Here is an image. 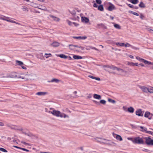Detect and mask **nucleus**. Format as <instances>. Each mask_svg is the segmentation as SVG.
Here are the masks:
<instances>
[{"label": "nucleus", "instance_id": "37", "mask_svg": "<svg viewBox=\"0 0 153 153\" xmlns=\"http://www.w3.org/2000/svg\"><path fill=\"white\" fill-rule=\"evenodd\" d=\"M130 2L134 4H136L138 3V0H131Z\"/></svg>", "mask_w": 153, "mask_h": 153}, {"label": "nucleus", "instance_id": "2", "mask_svg": "<svg viewBox=\"0 0 153 153\" xmlns=\"http://www.w3.org/2000/svg\"><path fill=\"white\" fill-rule=\"evenodd\" d=\"M50 110H52V111H49L48 112L52 114L53 115L58 117L61 118H69V116L64 113H61L60 111L55 110L52 108H50Z\"/></svg>", "mask_w": 153, "mask_h": 153}, {"label": "nucleus", "instance_id": "32", "mask_svg": "<svg viewBox=\"0 0 153 153\" xmlns=\"http://www.w3.org/2000/svg\"><path fill=\"white\" fill-rule=\"evenodd\" d=\"M139 6L141 8H144L145 7V6L144 4L142 2H141L139 5Z\"/></svg>", "mask_w": 153, "mask_h": 153}, {"label": "nucleus", "instance_id": "8", "mask_svg": "<svg viewBox=\"0 0 153 153\" xmlns=\"http://www.w3.org/2000/svg\"><path fill=\"white\" fill-rule=\"evenodd\" d=\"M136 58L139 61L143 62L145 64H151V62H149L141 58L139 56H136Z\"/></svg>", "mask_w": 153, "mask_h": 153}, {"label": "nucleus", "instance_id": "59", "mask_svg": "<svg viewBox=\"0 0 153 153\" xmlns=\"http://www.w3.org/2000/svg\"><path fill=\"white\" fill-rule=\"evenodd\" d=\"M93 6L94 7H97V5L96 3H94L93 4Z\"/></svg>", "mask_w": 153, "mask_h": 153}, {"label": "nucleus", "instance_id": "17", "mask_svg": "<svg viewBox=\"0 0 153 153\" xmlns=\"http://www.w3.org/2000/svg\"><path fill=\"white\" fill-rule=\"evenodd\" d=\"M60 43L57 42H54L51 44V46L54 47H58L60 45Z\"/></svg>", "mask_w": 153, "mask_h": 153}, {"label": "nucleus", "instance_id": "20", "mask_svg": "<svg viewBox=\"0 0 153 153\" xmlns=\"http://www.w3.org/2000/svg\"><path fill=\"white\" fill-rule=\"evenodd\" d=\"M93 97L94 98L98 100H100L101 98V95L96 94H94Z\"/></svg>", "mask_w": 153, "mask_h": 153}, {"label": "nucleus", "instance_id": "5", "mask_svg": "<svg viewBox=\"0 0 153 153\" xmlns=\"http://www.w3.org/2000/svg\"><path fill=\"white\" fill-rule=\"evenodd\" d=\"M134 143L137 144H143L144 142L142 138L139 137L134 138Z\"/></svg>", "mask_w": 153, "mask_h": 153}, {"label": "nucleus", "instance_id": "56", "mask_svg": "<svg viewBox=\"0 0 153 153\" xmlns=\"http://www.w3.org/2000/svg\"><path fill=\"white\" fill-rule=\"evenodd\" d=\"M92 96L91 94H89L88 96H87V97L88 98H91Z\"/></svg>", "mask_w": 153, "mask_h": 153}, {"label": "nucleus", "instance_id": "10", "mask_svg": "<svg viewBox=\"0 0 153 153\" xmlns=\"http://www.w3.org/2000/svg\"><path fill=\"white\" fill-rule=\"evenodd\" d=\"M136 114L139 116L143 117V112L141 109L137 110L135 112Z\"/></svg>", "mask_w": 153, "mask_h": 153}, {"label": "nucleus", "instance_id": "33", "mask_svg": "<svg viewBox=\"0 0 153 153\" xmlns=\"http://www.w3.org/2000/svg\"><path fill=\"white\" fill-rule=\"evenodd\" d=\"M50 17L52 18L53 19L56 21H59V19L58 18H57L56 17H54L53 16H51Z\"/></svg>", "mask_w": 153, "mask_h": 153}, {"label": "nucleus", "instance_id": "39", "mask_svg": "<svg viewBox=\"0 0 153 153\" xmlns=\"http://www.w3.org/2000/svg\"><path fill=\"white\" fill-rule=\"evenodd\" d=\"M52 56L51 53H45V56L46 58H48L49 57H51Z\"/></svg>", "mask_w": 153, "mask_h": 153}, {"label": "nucleus", "instance_id": "60", "mask_svg": "<svg viewBox=\"0 0 153 153\" xmlns=\"http://www.w3.org/2000/svg\"><path fill=\"white\" fill-rule=\"evenodd\" d=\"M93 102L97 104H99V103L95 100H93Z\"/></svg>", "mask_w": 153, "mask_h": 153}, {"label": "nucleus", "instance_id": "31", "mask_svg": "<svg viewBox=\"0 0 153 153\" xmlns=\"http://www.w3.org/2000/svg\"><path fill=\"white\" fill-rule=\"evenodd\" d=\"M116 138L117 140L120 141H122L123 140V139L120 136L117 134H116Z\"/></svg>", "mask_w": 153, "mask_h": 153}, {"label": "nucleus", "instance_id": "18", "mask_svg": "<svg viewBox=\"0 0 153 153\" xmlns=\"http://www.w3.org/2000/svg\"><path fill=\"white\" fill-rule=\"evenodd\" d=\"M82 22L87 23L89 22V19L85 17H82Z\"/></svg>", "mask_w": 153, "mask_h": 153}, {"label": "nucleus", "instance_id": "16", "mask_svg": "<svg viewBox=\"0 0 153 153\" xmlns=\"http://www.w3.org/2000/svg\"><path fill=\"white\" fill-rule=\"evenodd\" d=\"M148 93L150 94L153 93V87H152L149 86L148 88L147 87V93Z\"/></svg>", "mask_w": 153, "mask_h": 153}, {"label": "nucleus", "instance_id": "23", "mask_svg": "<svg viewBox=\"0 0 153 153\" xmlns=\"http://www.w3.org/2000/svg\"><path fill=\"white\" fill-rule=\"evenodd\" d=\"M127 111L130 113H133L134 111V109L133 107H130L128 108Z\"/></svg>", "mask_w": 153, "mask_h": 153}, {"label": "nucleus", "instance_id": "28", "mask_svg": "<svg viewBox=\"0 0 153 153\" xmlns=\"http://www.w3.org/2000/svg\"><path fill=\"white\" fill-rule=\"evenodd\" d=\"M88 76L89 77H90L92 79H95L98 80V81H100V78L99 77H95L94 76H92L91 75H89V76Z\"/></svg>", "mask_w": 153, "mask_h": 153}, {"label": "nucleus", "instance_id": "55", "mask_svg": "<svg viewBox=\"0 0 153 153\" xmlns=\"http://www.w3.org/2000/svg\"><path fill=\"white\" fill-rule=\"evenodd\" d=\"M21 67L22 68L26 70L27 69L23 65H22Z\"/></svg>", "mask_w": 153, "mask_h": 153}, {"label": "nucleus", "instance_id": "34", "mask_svg": "<svg viewBox=\"0 0 153 153\" xmlns=\"http://www.w3.org/2000/svg\"><path fill=\"white\" fill-rule=\"evenodd\" d=\"M66 22L69 25H72V24H74L75 25L76 23L74 22H72L68 20H66Z\"/></svg>", "mask_w": 153, "mask_h": 153}, {"label": "nucleus", "instance_id": "46", "mask_svg": "<svg viewBox=\"0 0 153 153\" xmlns=\"http://www.w3.org/2000/svg\"><path fill=\"white\" fill-rule=\"evenodd\" d=\"M140 128L142 129H143V131H146V130H147V128H145V127H143V126H140Z\"/></svg>", "mask_w": 153, "mask_h": 153}, {"label": "nucleus", "instance_id": "44", "mask_svg": "<svg viewBox=\"0 0 153 153\" xmlns=\"http://www.w3.org/2000/svg\"><path fill=\"white\" fill-rule=\"evenodd\" d=\"M0 150L4 152H7V150L2 148H0Z\"/></svg>", "mask_w": 153, "mask_h": 153}, {"label": "nucleus", "instance_id": "22", "mask_svg": "<svg viewBox=\"0 0 153 153\" xmlns=\"http://www.w3.org/2000/svg\"><path fill=\"white\" fill-rule=\"evenodd\" d=\"M73 38L78 39H85L87 38L86 36H73Z\"/></svg>", "mask_w": 153, "mask_h": 153}, {"label": "nucleus", "instance_id": "51", "mask_svg": "<svg viewBox=\"0 0 153 153\" xmlns=\"http://www.w3.org/2000/svg\"><path fill=\"white\" fill-rule=\"evenodd\" d=\"M10 127L11 129H17V128H16V126H9Z\"/></svg>", "mask_w": 153, "mask_h": 153}, {"label": "nucleus", "instance_id": "49", "mask_svg": "<svg viewBox=\"0 0 153 153\" xmlns=\"http://www.w3.org/2000/svg\"><path fill=\"white\" fill-rule=\"evenodd\" d=\"M131 13H132V14L135 15H136V16H139V15L137 13H136V12H133V11H131Z\"/></svg>", "mask_w": 153, "mask_h": 153}, {"label": "nucleus", "instance_id": "58", "mask_svg": "<svg viewBox=\"0 0 153 153\" xmlns=\"http://www.w3.org/2000/svg\"><path fill=\"white\" fill-rule=\"evenodd\" d=\"M140 17L142 19H143L144 18V16L142 14H141L140 15Z\"/></svg>", "mask_w": 153, "mask_h": 153}, {"label": "nucleus", "instance_id": "62", "mask_svg": "<svg viewBox=\"0 0 153 153\" xmlns=\"http://www.w3.org/2000/svg\"><path fill=\"white\" fill-rule=\"evenodd\" d=\"M13 147L15 148H17L18 149H21V148H21V147L16 146H13Z\"/></svg>", "mask_w": 153, "mask_h": 153}, {"label": "nucleus", "instance_id": "50", "mask_svg": "<svg viewBox=\"0 0 153 153\" xmlns=\"http://www.w3.org/2000/svg\"><path fill=\"white\" fill-rule=\"evenodd\" d=\"M127 139L128 140H130L131 141L134 143V138H132V137H128L127 138Z\"/></svg>", "mask_w": 153, "mask_h": 153}, {"label": "nucleus", "instance_id": "11", "mask_svg": "<svg viewBox=\"0 0 153 153\" xmlns=\"http://www.w3.org/2000/svg\"><path fill=\"white\" fill-rule=\"evenodd\" d=\"M69 47L70 48V49L71 50H74L75 49V47L78 48H81L82 50H83V48L81 46H79L78 45H69Z\"/></svg>", "mask_w": 153, "mask_h": 153}, {"label": "nucleus", "instance_id": "47", "mask_svg": "<svg viewBox=\"0 0 153 153\" xmlns=\"http://www.w3.org/2000/svg\"><path fill=\"white\" fill-rule=\"evenodd\" d=\"M100 102L101 104L104 105L106 103V101L104 100H101L100 101Z\"/></svg>", "mask_w": 153, "mask_h": 153}, {"label": "nucleus", "instance_id": "9", "mask_svg": "<svg viewBox=\"0 0 153 153\" xmlns=\"http://www.w3.org/2000/svg\"><path fill=\"white\" fill-rule=\"evenodd\" d=\"M153 114L149 111H146L144 114V117H145L148 118L149 120H151Z\"/></svg>", "mask_w": 153, "mask_h": 153}, {"label": "nucleus", "instance_id": "29", "mask_svg": "<svg viewBox=\"0 0 153 153\" xmlns=\"http://www.w3.org/2000/svg\"><path fill=\"white\" fill-rule=\"evenodd\" d=\"M16 62L17 65L19 66H21L22 65H24V63L22 62L16 60Z\"/></svg>", "mask_w": 153, "mask_h": 153}, {"label": "nucleus", "instance_id": "12", "mask_svg": "<svg viewBox=\"0 0 153 153\" xmlns=\"http://www.w3.org/2000/svg\"><path fill=\"white\" fill-rule=\"evenodd\" d=\"M139 87L141 89L143 92L145 93H147V87L145 86L139 85Z\"/></svg>", "mask_w": 153, "mask_h": 153}, {"label": "nucleus", "instance_id": "26", "mask_svg": "<svg viewBox=\"0 0 153 153\" xmlns=\"http://www.w3.org/2000/svg\"><path fill=\"white\" fill-rule=\"evenodd\" d=\"M70 13L74 16H76V12L74 9H71L69 11Z\"/></svg>", "mask_w": 153, "mask_h": 153}, {"label": "nucleus", "instance_id": "48", "mask_svg": "<svg viewBox=\"0 0 153 153\" xmlns=\"http://www.w3.org/2000/svg\"><path fill=\"white\" fill-rule=\"evenodd\" d=\"M146 132L153 136V132L150 131H146Z\"/></svg>", "mask_w": 153, "mask_h": 153}, {"label": "nucleus", "instance_id": "19", "mask_svg": "<svg viewBox=\"0 0 153 153\" xmlns=\"http://www.w3.org/2000/svg\"><path fill=\"white\" fill-rule=\"evenodd\" d=\"M47 94V93L45 92H39L36 93V94L38 96H44Z\"/></svg>", "mask_w": 153, "mask_h": 153}, {"label": "nucleus", "instance_id": "4", "mask_svg": "<svg viewBox=\"0 0 153 153\" xmlns=\"http://www.w3.org/2000/svg\"><path fill=\"white\" fill-rule=\"evenodd\" d=\"M0 19L10 22L16 23L19 25H20V23L11 20L10 18L3 15H1V16L0 17Z\"/></svg>", "mask_w": 153, "mask_h": 153}, {"label": "nucleus", "instance_id": "45", "mask_svg": "<svg viewBox=\"0 0 153 153\" xmlns=\"http://www.w3.org/2000/svg\"><path fill=\"white\" fill-rule=\"evenodd\" d=\"M22 9L23 11H28L27 7H22Z\"/></svg>", "mask_w": 153, "mask_h": 153}, {"label": "nucleus", "instance_id": "64", "mask_svg": "<svg viewBox=\"0 0 153 153\" xmlns=\"http://www.w3.org/2000/svg\"><path fill=\"white\" fill-rule=\"evenodd\" d=\"M151 29H150V28H147V30L149 31L150 32H151V30H151Z\"/></svg>", "mask_w": 153, "mask_h": 153}, {"label": "nucleus", "instance_id": "42", "mask_svg": "<svg viewBox=\"0 0 153 153\" xmlns=\"http://www.w3.org/2000/svg\"><path fill=\"white\" fill-rule=\"evenodd\" d=\"M129 65H130L131 66H134V65H136L137 66H139V65H138V63H133V62H131L130 63Z\"/></svg>", "mask_w": 153, "mask_h": 153}, {"label": "nucleus", "instance_id": "61", "mask_svg": "<svg viewBox=\"0 0 153 153\" xmlns=\"http://www.w3.org/2000/svg\"><path fill=\"white\" fill-rule=\"evenodd\" d=\"M4 126V124L2 122H0V126Z\"/></svg>", "mask_w": 153, "mask_h": 153}, {"label": "nucleus", "instance_id": "54", "mask_svg": "<svg viewBox=\"0 0 153 153\" xmlns=\"http://www.w3.org/2000/svg\"><path fill=\"white\" fill-rule=\"evenodd\" d=\"M22 150H23V151H26L27 152H29V150L27 149H25V148H21V149Z\"/></svg>", "mask_w": 153, "mask_h": 153}, {"label": "nucleus", "instance_id": "30", "mask_svg": "<svg viewBox=\"0 0 153 153\" xmlns=\"http://www.w3.org/2000/svg\"><path fill=\"white\" fill-rule=\"evenodd\" d=\"M113 24H114V26L116 28L118 29H121V27L119 25L114 23Z\"/></svg>", "mask_w": 153, "mask_h": 153}, {"label": "nucleus", "instance_id": "1", "mask_svg": "<svg viewBox=\"0 0 153 153\" xmlns=\"http://www.w3.org/2000/svg\"><path fill=\"white\" fill-rule=\"evenodd\" d=\"M17 79L19 80H34L37 77L36 74H34L31 73L29 74L28 73L24 74H17Z\"/></svg>", "mask_w": 153, "mask_h": 153}, {"label": "nucleus", "instance_id": "6", "mask_svg": "<svg viewBox=\"0 0 153 153\" xmlns=\"http://www.w3.org/2000/svg\"><path fill=\"white\" fill-rule=\"evenodd\" d=\"M146 143L149 145L153 146V140L150 137L145 138Z\"/></svg>", "mask_w": 153, "mask_h": 153}, {"label": "nucleus", "instance_id": "27", "mask_svg": "<svg viewBox=\"0 0 153 153\" xmlns=\"http://www.w3.org/2000/svg\"><path fill=\"white\" fill-rule=\"evenodd\" d=\"M73 58L74 59H82V57L80 56L74 55L73 56Z\"/></svg>", "mask_w": 153, "mask_h": 153}, {"label": "nucleus", "instance_id": "3", "mask_svg": "<svg viewBox=\"0 0 153 153\" xmlns=\"http://www.w3.org/2000/svg\"><path fill=\"white\" fill-rule=\"evenodd\" d=\"M17 74L16 73H12L7 74L3 75H0V77L1 78H12L17 79Z\"/></svg>", "mask_w": 153, "mask_h": 153}, {"label": "nucleus", "instance_id": "14", "mask_svg": "<svg viewBox=\"0 0 153 153\" xmlns=\"http://www.w3.org/2000/svg\"><path fill=\"white\" fill-rule=\"evenodd\" d=\"M62 81L56 78H53L51 81H48L49 82H55L56 83H58L59 82H61Z\"/></svg>", "mask_w": 153, "mask_h": 153}, {"label": "nucleus", "instance_id": "57", "mask_svg": "<svg viewBox=\"0 0 153 153\" xmlns=\"http://www.w3.org/2000/svg\"><path fill=\"white\" fill-rule=\"evenodd\" d=\"M128 5L129 7L131 8H134V6L132 5H131L130 4H128Z\"/></svg>", "mask_w": 153, "mask_h": 153}, {"label": "nucleus", "instance_id": "43", "mask_svg": "<svg viewBox=\"0 0 153 153\" xmlns=\"http://www.w3.org/2000/svg\"><path fill=\"white\" fill-rule=\"evenodd\" d=\"M108 66H110V65H104L103 66V68L106 71H107L108 70L107 68H109Z\"/></svg>", "mask_w": 153, "mask_h": 153}, {"label": "nucleus", "instance_id": "35", "mask_svg": "<svg viewBox=\"0 0 153 153\" xmlns=\"http://www.w3.org/2000/svg\"><path fill=\"white\" fill-rule=\"evenodd\" d=\"M116 44L117 46L119 45L121 47L123 46L124 45V43H123L117 42Z\"/></svg>", "mask_w": 153, "mask_h": 153}, {"label": "nucleus", "instance_id": "63", "mask_svg": "<svg viewBox=\"0 0 153 153\" xmlns=\"http://www.w3.org/2000/svg\"><path fill=\"white\" fill-rule=\"evenodd\" d=\"M22 143V144H25V145H27V143L24 142H21Z\"/></svg>", "mask_w": 153, "mask_h": 153}, {"label": "nucleus", "instance_id": "13", "mask_svg": "<svg viewBox=\"0 0 153 153\" xmlns=\"http://www.w3.org/2000/svg\"><path fill=\"white\" fill-rule=\"evenodd\" d=\"M124 46L125 47H126V48L128 47H131V48L134 49L135 50L139 49V48L135 47L131 45H130L128 43H126L125 44H124Z\"/></svg>", "mask_w": 153, "mask_h": 153}, {"label": "nucleus", "instance_id": "15", "mask_svg": "<svg viewBox=\"0 0 153 153\" xmlns=\"http://www.w3.org/2000/svg\"><path fill=\"white\" fill-rule=\"evenodd\" d=\"M96 27L98 28H102L103 29H106V26L103 24H98L97 25Z\"/></svg>", "mask_w": 153, "mask_h": 153}, {"label": "nucleus", "instance_id": "40", "mask_svg": "<svg viewBox=\"0 0 153 153\" xmlns=\"http://www.w3.org/2000/svg\"><path fill=\"white\" fill-rule=\"evenodd\" d=\"M39 9L43 10L46 11L47 10V8L44 6H41V8H38Z\"/></svg>", "mask_w": 153, "mask_h": 153}, {"label": "nucleus", "instance_id": "25", "mask_svg": "<svg viewBox=\"0 0 153 153\" xmlns=\"http://www.w3.org/2000/svg\"><path fill=\"white\" fill-rule=\"evenodd\" d=\"M56 56H57L63 59H67L68 58V56H67L63 54H58Z\"/></svg>", "mask_w": 153, "mask_h": 153}, {"label": "nucleus", "instance_id": "36", "mask_svg": "<svg viewBox=\"0 0 153 153\" xmlns=\"http://www.w3.org/2000/svg\"><path fill=\"white\" fill-rule=\"evenodd\" d=\"M98 10L101 11H102L103 10V7L102 5H100L98 7Z\"/></svg>", "mask_w": 153, "mask_h": 153}, {"label": "nucleus", "instance_id": "41", "mask_svg": "<svg viewBox=\"0 0 153 153\" xmlns=\"http://www.w3.org/2000/svg\"><path fill=\"white\" fill-rule=\"evenodd\" d=\"M118 72H120V73H123L125 72V71L123 69H121L120 68H119L118 70L117 71Z\"/></svg>", "mask_w": 153, "mask_h": 153}, {"label": "nucleus", "instance_id": "52", "mask_svg": "<svg viewBox=\"0 0 153 153\" xmlns=\"http://www.w3.org/2000/svg\"><path fill=\"white\" fill-rule=\"evenodd\" d=\"M96 2L97 3L100 4H101L102 1L101 0H96Z\"/></svg>", "mask_w": 153, "mask_h": 153}, {"label": "nucleus", "instance_id": "7", "mask_svg": "<svg viewBox=\"0 0 153 153\" xmlns=\"http://www.w3.org/2000/svg\"><path fill=\"white\" fill-rule=\"evenodd\" d=\"M100 138L102 140V141L101 142L103 143L106 144L110 146L112 145V144H115V143L114 142H110V141L109 140H106L105 139H102L101 138Z\"/></svg>", "mask_w": 153, "mask_h": 153}, {"label": "nucleus", "instance_id": "24", "mask_svg": "<svg viewBox=\"0 0 153 153\" xmlns=\"http://www.w3.org/2000/svg\"><path fill=\"white\" fill-rule=\"evenodd\" d=\"M109 68L112 69L113 70H117L118 71L119 68L114 66L113 65H110V66H108Z\"/></svg>", "mask_w": 153, "mask_h": 153}, {"label": "nucleus", "instance_id": "53", "mask_svg": "<svg viewBox=\"0 0 153 153\" xmlns=\"http://www.w3.org/2000/svg\"><path fill=\"white\" fill-rule=\"evenodd\" d=\"M123 109L125 111H127V107L126 106H123Z\"/></svg>", "mask_w": 153, "mask_h": 153}, {"label": "nucleus", "instance_id": "38", "mask_svg": "<svg viewBox=\"0 0 153 153\" xmlns=\"http://www.w3.org/2000/svg\"><path fill=\"white\" fill-rule=\"evenodd\" d=\"M108 101L109 102H110L114 104L116 103L115 101L110 98H109L108 99Z\"/></svg>", "mask_w": 153, "mask_h": 153}, {"label": "nucleus", "instance_id": "21", "mask_svg": "<svg viewBox=\"0 0 153 153\" xmlns=\"http://www.w3.org/2000/svg\"><path fill=\"white\" fill-rule=\"evenodd\" d=\"M115 8L114 6L111 4V5H110L108 8V10L109 11H111L114 9Z\"/></svg>", "mask_w": 153, "mask_h": 153}]
</instances>
